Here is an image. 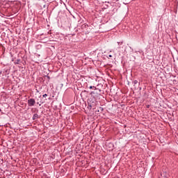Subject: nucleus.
Listing matches in <instances>:
<instances>
[{
    "label": "nucleus",
    "instance_id": "obj_1",
    "mask_svg": "<svg viewBox=\"0 0 178 178\" xmlns=\"http://www.w3.org/2000/svg\"><path fill=\"white\" fill-rule=\"evenodd\" d=\"M11 5H13V7L15 8V9H16L17 10H19V9H20V2L19 1H10Z\"/></svg>",
    "mask_w": 178,
    "mask_h": 178
},
{
    "label": "nucleus",
    "instance_id": "obj_10",
    "mask_svg": "<svg viewBox=\"0 0 178 178\" xmlns=\"http://www.w3.org/2000/svg\"><path fill=\"white\" fill-rule=\"evenodd\" d=\"M109 58H112V55H109Z\"/></svg>",
    "mask_w": 178,
    "mask_h": 178
},
{
    "label": "nucleus",
    "instance_id": "obj_4",
    "mask_svg": "<svg viewBox=\"0 0 178 178\" xmlns=\"http://www.w3.org/2000/svg\"><path fill=\"white\" fill-rule=\"evenodd\" d=\"M90 95H92V97H93L94 98H97V97H99L101 94H99V92H97L96 91H92L90 92Z\"/></svg>",
    "mask_w": 178,
    "mask_h": 178
},
{
    "label": "nucleus",
    "instance_id": "obj_11",
    "mask_svg": "<svg viewBox=\"0 0 178 178\" xmlns=\"http://www.w3.org/2000/svg\"><path fill=\"white\" fill-rule=\"evenodd\" d=\"M147 108H149V105H147Z\"/></svg>",
    "mask_w": 178,
    "mask_h": 178
},
{
    "label": "nucleus",
    "instance_id": "obj_3",
    "mask_svg": "<svg viewBox=\"0 0 178 178\" xmlns=\"http://www.w3.org/2000/svg\"><path fill=\"white\" fill-rule=\"evenodd\" d=\"M169 177V174L167 172H162L159 178H168Z\"/></svg>",
    "mask_w": 178,
    "mask_h": 178
},
{
    "label": "nucleus",
    "instance_id": "obj_5",
    "mask_svg": "<svg viewBox=\"0 0 178 178\" xmlns=\"http://www.w3.org/2000/svg\"><path fill=\"white\" fill-rule=\"evenodd\" d=\"M38 119V114H34L33 116V120H37Z\"/></svg>",
    "mask_w": 178,
    "mask_h": 178
},
{
    "label": "nucleus",
    "instance_id": "obj_9",
    "mask_svg": "<svg viewBox=\"0 0 178 178\" xmlns=\"http://www.w3.org/2000/svg\"><path fill=\"white\" fill-rule=\"evenodd\" d=\"M47 77L48 80L51 79V77H49V76H47Z\"/></svg>",
    "mask_w": 178,
    "mask_h": 178
},
{
    "label": "nucleus",
    "instance_id": "obj_7",
    "mask_svg": "<svg viewBox=\"0 0 178 178\" xmlns=\"http://www.w3.org/2000/svg\"><path fill=\"white\" fill-rule=\"evenodd\" d=\"M137 83H138L137 80L134 81V84H137Z\"/></svg>",
    "mask_w": 178,
    "mask_h": 178
},
{
    "label": "nucleus",
    "instance_id": "obj_8",
    "mask_svg": "<svg viewBox=\"0 0 178 178\" xmlns=\"http://www.w3.org/2000/svg\"><path fill=\"white\" fill-rule=\"evenodd\" d=\"M46 97H48V95L47 94L43 95V98H46Z\"/></svg>",
    "mask_w": 178,
    "mask_h": 178
},
{
    "label": "nucleus",
    "instance_id": "obj_6",
    "mask_svg": "<svg viewBox=\"0 0 178 178\" xmlns=\"http://www.w3.org/2000/svg\"><path fill=\"white\" fill-rule=\"evenodd\" d=\"M89 88H90V90H92V88H93L94 90H97V87H95V86H90Z\"/></svg>",
    "mask_w": 178,
    "mask_h": 178
},
{
    "label": "nucleus",
    "instance_id": "obj_2",
    "mask_svg": "<svg viewBox=\"0 0 178 178\" xmlns=\"http://www.w3.org/2000/svg\"><path fill=\"white\" fill-rule=\"evenodd\" d=\"M35 105V99H28V106H34Z\"/></svg>",
    "mask_w": 178,
    "mask_h": 178
}]
</instances>
